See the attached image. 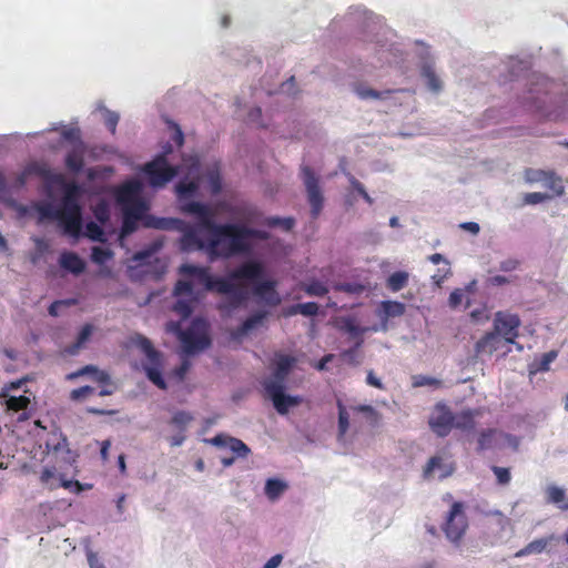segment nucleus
<instances>
[{
  "instance_id": "nucleus-1",
  "label": "nucleus",
  "mask_w": 568,
  "mask_h": 568,
  "mask_svg": "<svg viewBox=\"0 0 568 568\" xmlns=\"http://www.w3.org/2000/svg\"><path fill=\"white\" fill-rule=\"evenodd\" d=\"M183 212L199 220V226L210 234L207 256L210 261L229 258L250 248V240H267L268 233L237 223H216L215 211L206 203L189 202Z\"/></svg>"
},
{
  "instance_id": "nucleus-2",
  "label": "nucleus",
  "mask_w": 568,
  "mask_h": 568,
  "mask_svg": "<svg viewBox=\"0 0 568 568\" xmlns=\"http://www.w3.org/2000/svg\"><path fill=\"white\" fill-rule=\"evenodd\" d=\"M27 174L40 176L48 187L60 185L63 187V196L60 205L52 203H39L36 210L40 221H58L65 234L79 237L82 230V206L80 204L81 187L75 182H65L63 174L53 172L47 164L33 163L26 170Z\"/></svg>"
},
{
  "instance_id": "nucleus-3",
  "label": "nucleus",
  "mask_w": 568,
  "mask_h": 568,
  "mask_svg": "<svg viewBox=\"0 0 568 568\" xmlns=\"http://www.w3.org/2000/svg\"><path fill=\"white\" fill-rule=\"evenodd\" d=\"M180 272L203 284L206 291L227 295L229 307L234 310L240 307L247 297L245 287L235 281L257 280L263 273V265L257 261H247L232 270L226 277H214L210 274L209 267L192 264H183Z\"/></svg>"
},
{
  "instance_id": "nucleus-4",
  "label": "nucleus",
  "mask_w": 568,
  "mask_h": 568,
  "mask_svg": "<svg viewBox=\"0 0 568 568\" xmlns=\"http://www.w3.org/2000/svg\"><path fill=\"white\" fill-rule=\"evenodd\" d=\"M144 225L156 230L179 231L182 233L179 240V247L181 251H203L207 254L209 237L204 240L199 236V233L205 230L199 226L197 219L196 223L192 225L181 219L148 216L144 221Z\"/></svg>"
},
{
  "instance_id": "nucleus-5",
  "label": "nucleus",
  "mask_w": 568,
  "mask_h": 568,
  "mask_svg": "<svg viewBox=\"0 0 568 568\" xmlns=\"http://www.w3.org/2000/svg\"><path fill=\"white\" fill-rule=\"evenodd\" d=\"M132 341L146 356V363L143 364V369L148 379L160 389L165 390L168 385L162 375L164 366L162 353L156 351L151 341L141 334H136Z\"/></svg>"
},
{
  "instance_id": "nucleus-6",
  "label": "nucleus",
  "mask_w": 568,
  "mask_h": 568,
  "mask_svg": "<svg viewBox=\"0 0 568 568\" xmlns=\"http://www.w3.org/2000/svg\"><path fill=\"white\" fill-rule=\"evenodd\" d=\"M186 355L197 354L211 345L205 321L195 318L186 329H180L179 324H172Z\"/></svg>"
},
{
  "instance_id": "nucleus-7",
  "label": "nucleus",
  "mask_w": 568,
  "mask_h": 568,
  "mask_svg": "<svg viewBox=\"0 0 568 568\" xmlns=\"http://www.w3.org/2000/svg\"><path fill=\"white\" fill-rule=\"evenodd\" d=\"M143 172L148 176L149 183L153 187H162L178 175V168L168 163L164 155H158L151 162L143 166Z\"/></svg>"
},
{
  "instance_id": "nucleus-8",
  "label": "nucleus",
  "mask_w": 568,
  "mask_h": 568,
  "mask_svg": "<svg viewBox=\"0 0 568 568\" xmlns=\"http://www.w3.org/2000/svg\"><path fill=\"white\" fill-rule=\"evenodd\" d=\"M301 174L306 189L307 200L311 205L312 217L316 219L320 215L324 203L318 178L308 165H303L301 168Z\"/></svg>"
},
{
  "instance_id": "nucleus-9",
  "label": "nucleus",
  "mask_w": 568,
  "mask_h": 568,
  "mask_svg": "<svg viewBox=\"0 0 568 568\" xmlns=\"http://www.w3.org/2000/svg\"><path fill=\"white\" fill-rule=\"evenodd\" d=\"M263 387L267 397L273 402L274 408L281 415L287 414L291 407L302 403V397L286 395L285 386L280 382H263Z\"/></svg>"
},
{
  "instance_id": "nucleus-10",
  "label": "nucleus",
  "mask_w": 568,
  "mask_h": 568,
  "mask_svg": "<svg viewBox=\"0 0 568 568\" xmlns=\"http://www.w3.org/2000/svg\"><path fill=\"white\" fill-rule=\"evenodd\" d=\"M467 526L468 523L463 509V504L459 501L454 503L444 526V531L447 538L452 541L460 540L467 529Z\"/></svg>"
},
{
  "instance_id": "nucleus-11",
  "label": "nucleus",
  "mask_w": 568,
  "mask_h": 568,
  "mask_svg": "<svg viewBox=\"0 0 568 568\" xmlns=\"http://www.w3.org/2000/svg\"><path fill=\"white\" fill-rule=\"evenodd\" d=\"M455 415L449 407L443 403L435 405L429 416V427L439 437L447 436L454 427Z\"/></svg>"
},
{
  "instance_id": "nucleus-12",
  "label": "nucleus",
  "mask_w": 568,
  "mask_h": 568,
  "mask_svg": "<svg viewBox=\"0 0 568 568\" xmlns=\"http://www.w3.org/2000/svg\"><path fill=\"white\" fill-rule=\"evenodd\" d=\"M520 318L516 314L497 312L494 320V329L499 333L505 343H514L518 337Z\"/></svg>"
},
{
  "instance_id": "nucleus-13",
  "label": "nucleus",
  "mask_w": 568,
  "mask_h": 568,
  "mask_svg": "<svg viewBox=\"0 0 568 568\" xmlns=\"http://www.w3.org/2000/svg\"><path fill=\"white\" fill-rule=\"evenodd\" d=\"M455 471V464L443 456H433L424 467V477L430 478L435 474L439 479H445Z\"/></svg>"
},
{
  "instance_id": "nucleus-14",
  "label": "nucleus",
  "mask_w": 568,
  "mask_h": 568,
  "mask_svg": "<svg viewBox=\"0 0 568 568\" xmlns=\"http://www.w3.org/2000/svg\"><path fill=\"white\" fill-rule=\"evenodd\" d=\"M85 374H93L94 379L103 386L101 388V390L99 392L100 396H109V395L113 394V388L110 387V384H111L110 375L106 372L99 371L95 366L87 365V366L78 369L77 372L70 373L67 376V378L74 379V378H78Z\"/></svg>"
},
{
  "instance_id": "nucleus-15",
  "label": "nucleus",
  "mask_w": 568,
  "mask_h": 568,
  "mask_svg": "<svg viewBox=\"0 0 568 568\" xmlns=\"http://www.w3.org/2000/svg\"><path fill=\"white\" fill-rule=\"evenodd\" d=\"M264 272L257 280L251 281L252 283L255 284L254 294L263 298L266 304L271 306H276L281 303V297L275 290L276 282L272 280L261 281Z\"/></svg>"
},
{
  "instance_id": "nucleus-16",
  "label": "nucleus",
  "mask_w": 568,
  "mask_h": 568,
  "mask_svg": "<svg viewBox=\"0 0 568 568\" xmlns=\"http://www.w3.org/2000/svg\"><path fill=\"white\" fill-rule=\"evenodd\" d=\"M296 358L292 355H285L282 353H275L274 355V372L273 378L265 379L264 382H280L284 385V382L290 374L292 367L295 365Z\"/></svg>"
},
{
  "instance_id": "nucleus-17",
  "label": "nucleus",
  "mask_w": 568,
  "mask_h": 568,
  "mask_svg": "<svg viewBox=\"0 0 568 568\" xmlns=\"http://www.w3.org/2000/svg\"><path fill=\"white\" fill-rule=\"evenodd\" d=\"M535 78L536 81L532 82V88L529 90L530 97L526 98V102L530 108L541 110L542 105L546 103V98H541L539 94L545 97L548 94V87L550 85V82L541 75H536Z\"/></svg>"
},
{
  "instance_id": "nucleus-18",
  "label": "nucleus",
  "mask_w": 568,
  "mask_h": 568,
  "mask_svg": "<svg viewBox=\"0 0 568 568\" xmlns=\"http://www.w3.org/2000/svg\"><path fill=\"white\" fill-rule=\"evenodd\" d=\"M216 447H226L235 454L236 457H246L250 454V448L245 443L235 437L219 434L207 440Z\"/></svg>"
},
{
  "instance_id": "nucleus-19",
  "label": "nucleus",
  "mask_w": 568,
  "mask_h": 568,
  "mask_svg": "<svg viewBox=\"0 0 568 568\" xmlns=\"http://www.w3.org/2000/svg\"><path fill=\"white\" fill-rule=\"evenodd\" d=\"M505 343L503 336L494 332L486 333L475 345V352L477 354H488L491 355L494 352L498 351L503 344Z\"/></svg>"
},
{
  "instance_id": "nucleus-20",
  "label": "nucleus",
  "mask_w": 568,
  "mask_h": 568,
  "mask_svg": "<svg viewBox=\"0 0 568 568\" xmlns=\"http://www.w3.org/2000/svg\"><path fill=\"white\" fill-rule=\"evenodd\" d=\"M55 442H47V448L55 458L61 457L67 464L72 465L75 462V456L69 448L68 440L64 436L54 437Z\"/></svg>"
},
{
  "instance_id": "nucleus-21",
  "label": "nucleus",
  "mask_w": 568,
  "mask_h": 568,
  "mask_svg": "<svg viewBox=\"0 0 568 568\" xmlns=\"http://www.w3.org/2000/svg\"><path fill=\"white\" fill-rule=\"evenodd\" d=\"M65 166L72 173H80L84 166V145L80 143L68 152L65 156Z\"/></svg>"
},
{
  "instance_id": "nucleus-22",
  "label": "nucleus",
  "mask_w": 568,
  "mask_h": 568,
  "mask_svg": "<svg viewBox=\"0 0 568 568\" xmlns=\"http://www.w3.org/2000/svg\"><path fill=\"white\" fill-rule=\"evenodd\" d=\"M59 263L62 268L78 275L85 268L84 261L73 252H64L60 255Z\"/></svg>"
},
{
  "instance_id": "nucleus-23",
  "label": "nucleus",
  "mask_w": 568,
  "mask_h": 568,
  "mask_svg": "<svg viewBox=\"0 0 568 568\" xmlns=\"http://www.w3.org/2000/svg\"><path fill=\"white\" fill-rule=\"evenodd\" d=\"M556 539L555 535H550L547 537L538 538L529 544H527L524 548L519 549L516 554V558H521L529 556L531 554H541L546 550L547 546Z\"/></svg>"
},
{
  "instance_id": "nucleus-24",
  "label": "nucleus",
  "mask_w": 568,
  "mask_h": 568,
  "mask_svg": "<svg viewBox=\"0 0 568 568\" xmlns=\"http://www.w3.org/2000/svg\"><path fill=\"white\" fill-rule=\"evenodd\" d=\"M266 316V312H257L251 315L233 332V336L235 338H242L246 336L252 329L262 325Z\"/></svg>"
},
{
  "instance_id": "nucleus-25",
  "label": "nucleus",
  "mask_w": 568,
  "mask_h": 568,
  "mask_svg": "<svg viewBox=\"0 0 568 568\" xmlns=\"http://www.w3.org/2000/svg\"><path fill=\"white\" fill-rule=\"evenodd\" d=\"M141 191V183L136 180L126 181L118 189V201L129 203L135 201Z\"/></svg>"
},
{
  "instance_id": "nucleus-26",
  "label": "nucleus",
  "mask_w": 568,
  "mask_h": 568,
  "mask_svg": "<svg viewBox=\"0 0 568 568\" xmlns=\"http://www.w3.org/2000/svg\"><path fill=\"white\" fill-rule=\"evenodd\" d=\"M354 92L358 95L362 100H368V99H375V100H383L388 98L394 90H384V91H377L371 88H367L364 83H355L353 85Z\"/></svg>"
},
{
  "instance_id": "nucleus-27",
  "label": "nucleus",
  "mask_w": 568,
  "mask_h": 568,
  "mask_svg": "<svg viewBox=\"0 0 568 568\" xmlns=\"http://www.w3.org/2000/svg\"><path fill=\"white\" fill-rule=\"evenodd\" d=\"M542 184L545 187L552 192L555 196H561L565 194V185L562 179L552 170H548L547 176Z\"/></svg>"
},
{
  "instance_id": "nucleus-28",
  "label": "nucleus",
  "mask_w": 568,
  "mask_h": 568,
  "mask_svg": "<svg viewBox=\"0 0 568 568\" xmlns=\"http://www.w3.org/2000/svg\"><path fill=\"white\" fill-rule=\"evenodd\" d=\"M558 353L556 351H550L547 353H544L540 358L536 359L530 366H529V374L534 375L539 372H547L549 371L550 364L556 359Z\"/></svg>"
},
{
  "instance_id": "nucleus-29",
  "label": "nucleus",
  "mask_w": 568,
  "mask_h": 568,
  "mask_svg": "<svg viewBox=\"0 0 568 568\" xmlns=\"http://www.w3.org/2000/svg\"><path fill=\"white\" fill-rule=\"evenodd\" d=\"M422 75L426 80L427 87L433 92H439L442 90V81L436 75L435 70L432 64H424L422 68Z\"/></svg>"
},
{
  "instance_id": "nucleus-30",
  "label": "nucleus",
  "mask_w": 568,
  "mask_h": 568,
  "mask_svg": "<svg viewBox=\"0 0 568 568\" xmlns=\"http://www.w3.org/2000/svg\"><path fill=\"white\" fill-rule=\"evenodd\" d=\"M408 273L404 271H397L389 275L387 278L386 286L392 292H398L403 290L408 283Z\"/></svg>"
},
{
  "instance_id": "nucleus-31",
  "label": "nucleus",
  "mask_w": 568,
  "mask_h": 568,
  "mask_svg": "<svg viewBox=\"0 0 568 568\" xmlns=\"http://www.w3.org/2000/svg\"><path fill=\"white\" fill-rule=\"evenodd\" d=\"M337 409H338V439H343L349 428V414L346 410V407L344 406L343 402L341 399H337Z\"/></svg>"
},
{
  "instance_id": "nucleus-32",
  "label": "nucleus",
  "mask_w": 568,
  "mask_h": 568,
  "mask_svg": "<svg viewBox=\"0 0 568 568\" xmlns=\"http://www.w3.org/2000/svg\"><path fill=\"white\" fill-rule=\"evenodd\" d=\"M351 409L353 412L362 413L365 415V418L369 423L371 426L376 427L381 422V414L371 405H357L352 406Z\"/></svg>"
},
{
  "instance_id": "nucleus-33",
  "label": "nucleus",
  "mask_w": 568,
  "mask_h": 568,
  "mask_svg": "<svg viewBox=\"0 0 568 568\" xmlns=\"http://www.w3.org/2000/svg\"><path fill=\"white\" fill-rule=\"evenodd\" d=\"M351 409L353 412L362 413L365 415V418L369 423L371 426L376 427L381 422V414L371 405H357L352 406Z\"/></svg>"
},
{
  "instance_id": "nucleus-34",
  "label": "nucleus",
  "mask_w": 568,
  "mask_h": 568,
  "mask_svg": "<svg viewBox=\"0 0 568 568\" xmlns=\"http://www.w3.org/2000/svg\"><path fill=\"white\" fill-rule=\"evenodd\" d=\"M386 317H399L405 314V304L397 301H384L381 304Z\"/></svg>"
},
{
  "instance_id": "nucleus-35",
  "label": "nucleus",
  "mask_w": 568,
  "mask_h": 568,
  "mask_svg": "<svg viewBox=\"0 0 568 568\" xmlns=\"http://www.w3.org/2000/svg\"><path fill=\"white\" fill-rule=\"evenodd\" d=\"M497 434L496 429H486L483 430L477 440V452H483L486 449H490L495 444V436Z\"/></svg>"
},
{
  "instance_id": "nucleus-36",
  "label": "nucleus",
  "mask_w": 568,
  "mask_h": 568,
  "mask_svg": "<svg viewBox=\"0 0 568 568\" xmlns=\"http://www.w3.org/2000/svg\"><path fill=\"white\" fill-rule=\"evenodd\" d=\"M6 398H7L6 406H7L8 410H12V412L26 410L28 408V406L30 405V398L24 395L9 396Z\"/></svg>"
},
{
  "instance_id": "nucleus-37",
  "label": "nucleus",
  "mask_w": 568,
  "mask_h": 568,
  "mask_svg": "<svg viewBox=\"0 0 568 568\" xmlns=\"http://www.w3.org/2000/svg\"><path fill=\"white\" fill-rule=\"evenodd\" d=\"M263 223L272 229L282 227L285 231H291L295 224V220L293 217L270 216L266 217Z\"/></svg>"
},
{
  "instance_id": "nucleus-38",
  "label": "nucleus",
  "mask_w": 568,
  "mask_h": 568,
  "mask_svg": "<svg viewBox=\"0 0 568 568\" xmlns=\"http://www.w3.org/2000/svg\"><path fill=\"white\" fill-rule=\"evenodd\" d=\"M85 236L92 241L105 243L106 237L102 227L95 222H88L85 225Z\"/></svg>"
},
{
  "instance_id": "nucleus-39",
  "label": "nucleus",
  "mask_w": 568,
  "mask_h": 568,
  "mask_svg": "<svg viewBox=\"0 0 568 568\" xmlns=\"http://www.w3.org/2000/svg\"><path fill=\"white\" fill-rule=\"evenodd\" d=\"M197 190L199 183L196 181H181L176 185V192L181 199L193 196Z\"/></svg>"
},
{
  "instance_id": "nucleus-40",
  "label": "nucleus",
  "mask_w": 568,
  "mask_h": 568,
  "mask_svg": "<svg viewBox=\"0 0 568 568\" xmlns=\"http://www.w3.org/2000/svg\"><path fill=\"white\" fill-rule=\"evenodd\" d=\"M286 488V485L280 479H268L265 485V493L268 498L278 497Z\"/></svg>"
},
{
  "instance_id": "nucleus-41",
  "label": "nucleus",
  "mask_w": 568,
  "mask_h": 568,
  "mask_svg": "<svg viewBox=\"0 0 568 568\" xmlns=\"http://www.w3.org/2000/svg\"><path fill=\"white\" fill-rule=\"evenodd\" d=\"M192 419L193 416L190 413L179 410L173 415L171 424L175 426L180 432H184Z\"/></svg>"
},
{
  "instance_id": "nucleus-42",
  "label": "nucleus",
  "mask_w": 568,
  "mask_h": 568,
  "mask_svg": "<svg viewBox=\"0 0 568 568\" xmlns=\"http://www.w3.org/2000/svg\"><path fill=\"white\" fill-rule=\"evenodd\" d=\"M475 426L474 416L470 412H463L455 416L454 427L458 429H471Z\"/></svg>"
},
{
  "instance_id": "nucleus-43",
  "label": "nucleus",
  "mask_w": 568,
  "mask_h": 568,
  "mask_svg": "<svg viewBox=\"0 0 568 568\" xmlns=\"http://www.w3.org/2000/svg\"><path fill=\"white\" fill-rule=\"evenodd\" d=\"M138 227V215L123 214V222L121 226V237L132 234Z\"/></svg>"
},
{
  "instance_id": "nucleus-44",
  "label": "nucleus",
  "mask_w": 568,
  "mask_h": 568,
  "mask_svg": "<svg viewBox=\"0 0 568 568\" xmlns=\"http://www.w3.org/2000/svg\"><path fill=\"white\" fill-rule=\"evenodd\" d=\"M95 394V388L92 386H82L75 389H72L69 398L72 402H83Z\"/></svg>"
},
{
  "instance_id": "nucleus-45",
  "label": "nucleus",
  "mask_w": 568,
  "mask_h": 568,
  "mask_svg": "<svg viewBox=\"0 0 568 568\" xmlns=\"http://www.w3.org/2000/svg\"><path fill=\"white\" fill-rule=\"evenodd\" d=\"M304 291L310 296H325L328 293V288L325 284L320 281H312L305 285Z\"/></svg>"
},
{
  "instance_id": "nucleus-46",
  "label": "nucleus",
  "mask_w": 568,
  "mask_h": 568,
  "mask_svg": "<svg viewBox=\"0 0 568 568\" xmlns=\"http://www.w3.org/2000/svg\"><path fill=\"white\" fill-rule=\"evenodd\" d=\"M112 256L113 252L110 248L100 246H94L92 248L91 260L99 265L104 264L108 260L112 258Z\"/></svg>"
},
{
  "instance_id": "nucleus-47",
  "label": "nucleus",
  "mask_w": 568,
  "mask_h": 568,
  "mask_svg": "<svg viewBox=\"0 0 568 568\" xmlns=\"http://www.w3.org/2000/svg\"><path fill=\"white\" fill-rule=\"evenodd\" d=\"M548 170L526 169L524 173L525 181L529 184L542 183L547 176Z\"/></svg>"
},
{
  "instance_id": "nucleus-48",
  "label": "nucleus",
  "mask_w": 568,
  "mask_h": 568,
  "mask_svg": "<svg viewBox=\"0 0 568 568\" xmlns=\"http://www.w3.org/2000/svg\"><path fill=\"white\" fill-rule=\"evenodd\" d=\"M173 310L183 320H186L193 312V301L178 300L173 306Z\"/></svg>"
},
{
  "instance_id": "nucleus-49",
  "label": "nucleus",
  "mask_w": 568,
  "mask_h": 568,
  "mask_svg": "<svg viewBox=\"0 0 568 568\" xmlns=\"http://www.w3.org/2000/svg\"><path fill=\"white\" fill-rule=\"evenodd\" d=\"M93 215L98 222L105 224L110 219V210L108 204L104 201L97 203L93 207Z\"/></svg>"
},
{
  "instance_id": "nucleus-50",
  "label": "nucleus",
  "mask_w": 568,
  "mask_h": 568,
  "mask_svg": "<svg viewBox=\"0 0 568 568\" xmlns=\"http://www.w3.org/2000/svg\"><path fill=\"white\" fill-rule=\"evenodd\" d=\"M60 480H61V483H60L61 487L69 489L70 491H73L77 494L81 493L82 490L92 488V485H90V484L83 485L78 480H69V479L63 478L62 476H61Z\"/></svg>"
},
{
  "instance_id": "nucleus-51",
  "label": "nucleus",
  "mask_w": 568,
  "mask_h": 568,
  "mask_svg": "<svg viewBox=\"0 0 568 568\" xmlns=\"http://www.w3.org/2000/svg\"><path fill=\"white\" fill-rule=\"evenodd\" d=\"M413 386L414 387H422V386H434V387H440L442 381L426 376V375H417L413 377Z\"/></svg>"
},
{
  "instance_id": "nucleus-52",
  "label": "nucleus",
  "mask_w": 568,
  "mask_h": 568,
  "mask_svg": "<svg viewBox=\"0 0 568 568\" xmlns=\"http://www.w3.org/2000/svg\"><path fill=\"white\" fill-rule=\"evenodd\" d=\"M551 199V195L541 192L526 193L524 196V204L536 205Z\"/></svg>"
},
{
  "instance_id": "nucleus-53",
  "label": "nucleus",
  "mask_w": 568,
  "mask_h": 568,
  "mask_svg": "<svg viewBox=\"0 0 568 568\" xmlns=\"http://www.w3.org/2000/svg\"><path fill=\"white\" fill-rule=\"evenodd\" d=\"M547 499L552 504H560L565 499V490L557 486H549L547 488Z\"/></svg>"
},
{
  "instance_id": "nucleus-54",
  "label": "nucleus",
  "mask_w": 568,
  "mask_h": 568,
  "mask_svg": "<svg viewBox=\"0 0 568 568\" xmlns=\"http://www.w3.org/2000/svg\"><path fill=\"white\" fill-rule=\"evenodd\" d=\"M493 473L495 474L497 478V483L499 485H507L509 484L511 476L508 468L499 467V466H493L491 467Z\"/></svg>"
},
{
  "instance_id": "nucleus-55",
  "label": "nucleus",
  "mask_w": 568,
  "mask_h": 568,
  "mask_svg": "<svg viewBox=\"0 0 568 568\" xmlns=\"http://www.w3.org/2000/svg\"><path fill=\"white\" fill-rule=\"evenodd\" d=\"M92 332H93V326L91 324H85L81 328V331H80V333H79V335L77 337V342L74 344V348L75 349L81 348L84 345V343L90 338Z\"/></svg>"
},
{
  "instance_id": "nucleus-56",
  "label": "nucleus",
  "mask_w": 568,
  "mask_h": 568,
  "mask_svg": "<svg viewBox=\"0 0 568 568\" xmlns=\"http://www.w3.org/2000/svg\"><path fill=\"white\" fill-rule=\"evenodd\" d=\"M119 114L116 112H113V111H110V110H106L105 111V114H104V124L106 126V129L112 133L114 134L115 131H116V125H118V122H119Z\"/></svg>"
},
{
  "instance_id": "nucleus-57",
  "label": "nucleus",
  "mask_w": 568,
  "mask_h": 568,
  "mask_svg": "<svg viewBox=\"0 0 568 568\" xmlns=\"http://www.w3.org/2000/svg\"><path fill=\"white\" fill-rule=\"evenodd\" d=\"M62 138L69 142L75 143V145H79L82 143L81 141V133L78 128H68L64 129L61 133Z\"/></svg>"
},
{
  "instance_id": "nucleus-58",
  "label": "nucleus",
  "mask_w": 568,
  "mask_h": 568,
  "mask_svg": "<svg viewBox=\"0 0 568 568\" xmlns=\"http://www.w3.org/2000/svg\"><path fill=\"white\" fill-rule=\"evenodd\" d=\"M193 293V285L189 281H178L174 286V295H191Z\"/></svg>"
},
{
  "instance_id": "nucleus-59",
  "label": "nucleus",
  "mask_w": 568,
  "mask_h": 568,
  "mask_svg": "<svg viewBox=\"0 0 568 568\" xmlns=\"http://www.w3.org/2000/svg\"><path fill=\"white\" fill-rule=\"evenodd\" d=\"M297 308H300V314L305 316H314L318 313V305L315 302L297 304Z\"/></svg>"
},
{
  "instance_id": "nucleus-60",
  "label": "nucleus",
  "mask_w": 568,
  "mask_h": 568,
  "mask_svg": "<svg viewBox=\"0 0 568 568\" xmlns=\"http://www.w3.org/2000/svg\"><path fill=\"white\" fill-rule=\"evenodd\" d=\"M520 266L518 258L509 257L499 263V270L505 273L513 272Z\"/></svg>"
},
{
  "instance_id": "nucleus-61",
  "label": "nucleus",
  "mask_w": 568,
  "mask_h": 568,
  "mask_svg": "<svg viewBox=\"0 0 568 568\" xmlns=\"http://www.w3.org/2000/svg\"><path fill=\"white\" fill-rule=\"evenodd\" d=\"M351 184L353 186V189L364 199V201L366 203H368L369 205L373 204V199L371 197V195L366 192L364 185L357 181L356 179H352L351 180Z\"/></svg>"
},
{
  "instance_id": "nucleus-62",
  "label": "nucleus",
  "mask_w": 568,
  "mask_h": 568,
  "mask_svg": "<svg viewBox=\"0 0 568 568\" xmlns=\"http://www.w3.org/2000/svg\"><path fill=\"white\" fill-rule=\"evenodd\" d=\"M191 367V363L189 359H183L182 363L180 364V366H178L174 371H173V374L174 376L180 381L182 382L184 378H185V375L186 373L189 372Z\"/></svg>"
},
{
  "instance_id": "nucleus-63",
  "label": "nucleus",
  "mask_w": 568,
  "mask_h": 568,
  "mask_svg": "<svg viewBox=\"0 0 568 568\" xmlns=\"http://www.w3.org/2000/svg\"><path fill=\"white\" fill-rule=\"evenodd\" d=\"M462 301H463L462 290L457 288L450 293L449 298H448L450 307H453V308L457 307L462 303Z\"/></svg>"
},
{
  "instance_id": "nucleus-64",
  "label": "nucleus",
  "mask_w": 568,
  "mask_h": 568,
  "mask_svg": "<svg viewBox=\"0 0 568 568\" xmlns=\"http://www.w3.org/2000/svg\"><path fill=\"white\" fill-rule=\"evenodd\" d=\"M210 184H211V191L214 194H217L222 189L221 178L219 173H211L210 174Z\"/></svg>"
}]
</instances>
